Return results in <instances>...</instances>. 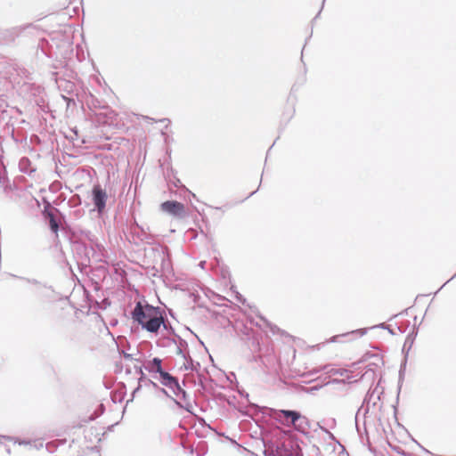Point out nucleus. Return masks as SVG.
<instances>
[{
	"label": "nucleus",
	"mask_w": 456,
	"mask_h": 456,
	"mask_svg": "<svg viewBox=\"0 0 456 456\" xmlns=\"http://www.w3.org/2000/svg\"><path fill=\"white\" fill-rule=\"evenodd\" d=\"M379 327H380V328H382V329H387V330H388V332H390L391 334H393V333H394V332H393V330H392L389 327L386 326V324H385V323H381V324H379Z\"/></svg>",
	"instance_id": "21"
},
{
	"label": "nucleus",
	"mask_w": 456,
	"mask_h": 456,
	"mask_svg": "<svg viewBox=\"0 0 456 456\" xmlns=\"http://www.w3.org/2000/svg\"><path fill=\"white\" fill-rule=\"evenodd\" d=\"M160 209L175 217L183 218L186 216L185 206L177 200H167L160 204Z\"/></svg>",
	"instance_id": "3"
},
{
	"label": "nucleus",
	"mask_w": 456,
	"mask_h": 456,
	"mask_svg": "<svg viewBox=\"0 0 456 456\" xmlns=\"http://www.w3.org/2000/svg\"><path fill=\"white\" fill-rule=\"evenodd\" d=\"M403 376H404V369H403V366H401L400 370H399V389L401 388V383L403 379Z\"/></svg>",
	"instance_id": "18"
},
{
	"label": "nucleus",
	"mask_w": 456,
	"mask_h": 456,
	"mask_svg": "<svg viewBox=\"0 0 456 456\" xmlns=\"http://www.w3.org/2000/svg\"><path fill=\"white\" fill-rule=\"evenodd\" d=\"M175 404H177L179 407H183V408H185L188 411H190V410L187 408V407H183L182 404H180L176 400H174Z\"/></svg>",
	"instance_id": "26"
},
{
	"label": "nucleus",
	"mask_w": 456,
	"mask_h": 456,
	"mask_svg": "<svg viewBox=\"0 0 456 456\" xmlns=\"http://www.w3.org/2000/svg\"><path fill=\"white\" fill-rule=\"evenodd\" d=\"M405 363H407V361H404L403 365H402V366H403V369H404V368H405Z\"/></svg>",
	"instance_id": "34"
},
{
	"label": "nucleus",
	"mask_w": 456,
	"mask_h": 456,
	"mask_svg": "<svg viewBox=\"0 0 456 456\" xmlns=\"http://www.w3.org/2000/svg\"><path fill=\"white\" fill-rule=\"evenodd\" d=\"M176 354H179V355H182L184 354L181 346H177V349H176Z\"/></svg>",
	"instance_id": "23"
},
{
	"label": "nucleus",
	"mask_w": 456,
	"mask_h": 456,
	"mask_svg": "<svg viewBox=\"0 0 456 456\" xmlns=\"http://www.w3.org/2000/svg\"><path fill=\"white\" fill-rule=\"evenodd\" d=\"M293 410H272L271 416L279 423L287 426Z\"/></svg>",
	"instance_id": "8"
},
{
	"label": "nucleus",
	"mask_w": 456,
	"mask_h": 456,
	"mask_svg": "<svg viewBox=\"0 0 456 456\" xmlns=\"http://www.w3.org/2000/svg\"><path fill=\"white\" fill-rule=\"evenodd\" d=\"M255 193H256V191H252V192L249 194V196H252V195H253V194H255Z\"/></svg>",
	"instance_id": "36"
},
{
	"label": "nucleus",
	"mask_w": 456,
	"mask_h": 456,
	"mask_svg": "<svg viewBox=\"0 0 456 456\" xmlns=\"http://www.w3.org/2000/svg\"><path fill=\"white\" fill-rule=\"evenodd\" d=\"M366 333H367V330L366 329H357V330H352L350 332H346V333H344V334H341V335L333 336L330 338V342H337L338 338H340V337H349V336L362 337Z\"/></svg>",
	"instance_id": "12"
},
{
	"label": "nucleus",
	"mask_w": 456,
	"mask_h": 456,
	"mask_svg": "<svg viewBox=\"0 0 456 456\" xmlns=\"http://www.w3.org/2000/svg\"><path fill=\"white\" fill-rule=\"evenodd\" d=\"M82 234L85 236V238H86L91 243H94V235L92 234L91 232L89 231H83L82 232Z\"/></svg>",
	"instance_id": "17"
},
{
	"label": "nucleus",
	"mask_w": 456,
	"mask_h": 456,
	"mask_svg": "<svg viewBox=\"0 0 456 456\" xmlns=\"http://www.w3.org/2000/svg\"><path fill=\"white\" fill-rule=\"evenodd\" d=\"M133 321L138 323L142 329L151 333H157L161 326L166 328V323L159 307L149 303L137 301L131 312Z\"/></svg>",
	"instance_id": "1"
},
{
	"label": "nucleus",
	"mask_w": 456,
	"mask_h": 456,
	"mask_svg": "<svg viewBox=\"0 0 456 456\" xmlns=\"http://www.w3.org/2000/svg\"><path fill=\"white\" fill-rule=\"evenodd\" d=\"M186 362L183 364L184 370H197L200 368V362L194 363V361L190 355L183 354Z\"/></svg>",
	"instance_id": "14"
},
{
	"label": "nucleus",
	"mask_w": 456,
	"mask_h": 456,
	"mask_svg": "<svg viewBox=\"0 0 456 456\" xmlns=\"http://www.w3.org/2000/svg\"><path fill=\"white\" fill-rule=\"evenodd\" d=\"M11 276L12 278L25 281L28 284L34 285L37 288H44V289H48L53 290L52 286L47 285L45 282H42V281H38L37 279L28 278V277H24V276H18L16 274H11Z\"/></svg>",
	"instance_id": "10"
},
{
	"label": "nucleus",
	"mask_w": 456,
	"mask_h": 456,
	"mask_svg": "<svg viewBox=\"0 0 456 456\" xmlns=\"http://www.w3.org/2000/svg\"><path fill=\"white\" fill-rule=\"evenodd\" d=\"M159 374L160 383L170 389L178 382V379L175 377L164 370L159 371Z\"/></svg>",
	"instance_id": "9"
},
{
	"label": "nucleus",
	"mask_w": 456,
	"mask_h": 456,
	"mask_svg": "<svg viewBox=\"0 0 456 456\" xmlns=\"http://www.w3.org/2000/svg\"><path fill=\"white\" fill-rule=\"evenodd\" d=\"M454 277H456V273L447 281L449 282L451 280H452Z\"/></svg>",
	"instance_id": "33"
},
{
	"label": "nucleus",
	"mask_w": 456,
	"mask_h": 456,
	"mask_svg": "<svg viewBox=\"0 0 456 456\" xmlns=\"http://www.w3.org/2000/svg\"><path fill=\"white\" fill-rule=\"evenodd\" d=\"M379 399L380 395L376 394V390H369L363 399L362 405L361 407V409H364V414L369 411L370 405L374 407Z\"/></svg>",
	"instance_id": "7"
},
{
	"label": "nucleus",
	"mask_w": 456,
	"mask_h": 456,
	"mask_svg": "<svg viewBox=\"0 0 456 456\" xmlns=\"http://www.w3.org/2000/svg\"><path fill=\"white\" fill-rule=\"evenodd\" d=\"M140 387H140V386H138V387L134 390L133 395H134V394H135V393L140 389Z\"/></svg>",
	"instance_id": "28"
},
{
	"label": "nucleus",
	"mask_w": 456,
	"mask_h": 456,
	"mask_svg": "<svg viewBox=\"0 0 456 456\" xmlns=\"http://www.w3.org/2000/svg\"><path fill=\"white\" fill-rule=\"evenodd\" d=\"M164 329L168 330L170 333L174 334L175 337H176L181 341V345H186V342L183 339H182L177 334H175V330L170 325L166 324V328Z\"/></svg>",
	"instance_id": "16"
},
{
	"label": "nucleus",
	"mask_w": 456,
	"mask_h": 456,
	"mask_svg": "<svg viewBox=\"0 0 456 456\" xmlns=\"http://www.w3.org/2000/svg\"><path fill=\"white\" fill-rule=\"evenodd\" d=\"M48 207H49V205L45 207V210H44L43 214L48 219L50 230L57 235L59 229H60V223H59L58 219L56 218L53 211L59 213V214H61V213L58 208H53V210H49Z\"/></svg>",
	"instance_id": "6"
},
{
	"label": "nucleus",
	"mask_w": 456,
	"mask_h": 456,
	"mask_svg": "<svg viewBox=\"0 0 456 456\" xmlns=\"http://www.w3.org/2000/svg\"><path fill=\"white\" fill-rule=\"evenodd\" d=\"M135 372L141 375L140 380L143 378L144 374L141 367H135Z\"/></svg>",
	"instance_id": "19"
},
{
	"label": "nucleus",
	"mask_w": 456,
	"mask_h": 456,
	"mask_svg": "<svg viewBox=\"0 0 456 456\" xmlns=\"http://www.w3.org/2000/svg\"><path fill=\"white\" fill-rule=\"evenodd\" d=\"M178 183H180V180H179V179H177V180L175 181V185L176 187H178V186H179V184H178Z\"/></svg>",
	"instance_id": "29"
},
{
	"label": "nucleus",
	"mask_w": 456,
	"mask_h": 456,
	"mask_svg": "<svg viewBox=\"0 0 456 456\" xmlns=\"http://www.w3.org/2000/svg\"><path fill=\"white\" fill-rule=\"evenodd\" d=\"M95 246L97 247L98 249H101L102 246L98 243H95Z\"/></svg>",
	"instance_id": "30"
},
{
	"label": "nucleus",
	"mask_w": 456,
	"mask_h": 456,
	"mask_svg": "<svg viewBox=\"0 0 456 456\" xmlns=\"http://www.w3.org/2000/svg\"><path fill=\"white\" fill-rule=\"evenodd\" d=\"M361 410H362V409L360 408V409L358 410V411H360ZM358 413H359V412H357V415H355V418H356V419L358 418Z\"/></svg>",
	"instance_id": "35"
},
{
	"label": "nucleus",
	"mask_w": 456,
	"mask_h": 456,
	"mask_svg": "<svg viewBox=\"0 0 456 456\" xmlns=\"http://www.w3.org/2000/svg\"><path fill=\"white\" fill-rule=\"evenodd\" d=\"M236 297H237V300L239 302H240L241 304L244 305L246 303V299L240 294H238Z\"/></svg>",
	"instance_id": "20"
},
{
	"label": "nucleus",
	"mask_w": 456,
	"mask_h": 456,
	"mask_svg": "<svg viewBox=\"0 0 456 456\" xmlns=\"http://www.w3.org/2000/svg\"><path fill=\"white\" fill-rule=\"evenodd\" d=\"M286 427H293L297 432L305 435L311 428L310 420L299 411L293 410L288 425Z\"/></svg>",
	"instance_id": "2"
},
{
	"label": "nucleus",
	"mask_w": 456,
	"mask_h": 456,
	"mask_svg": "<svg viewBox=\"0 0 456 456\" xmlns=\"http://www.w3.org/2000/svg\"><path fill=\"white\" fill-rule=\"evenodd\" d=\"M52 446H53V443H49L46 444V449L50 452H52Z\"/></svg>",
	"instance_id": "24"
},
{
	"label": "nucleus",
	"mask_w": 456,
	"mask_h": 456,
	"mask_svg": "<svg viewBox=\"0 0 456 456\" xmlns=\"http://www.w3.org/2000/svg\"><path fill=\"white\" fill-rule=\"evenodd\" d=\"M160 391H161L164 395H166L167 396H169V395H168L167 391L165 388H160Z\"/></svg>",
	"instance_id": "27"
},
{
	"label": "nucleus",
	"mask_w": 456,
	"mask_h": 456,
	"mask_svg": "<svg viewBox=\"0 0 456 456\" xmlns=\"http://www.w3.org/2000/svg\"><path fill=\"white\" fill-rule=\"evenodd\" d=\"M92 198L95 209L99 214L102 213L106 208L108 195L101 185L96 184L92 190Z\"/></svg>",
	"instance_id": "5"
},
{
	"label": "nucleus",
	"mask_w": 456,
	"mask_h": 456,
	"mask_svg": "<svg viewBox=\"0 0 456 456\" xmlns=\"http://www.w3.org/2000/svg\"><path fill=\"white\" fill-rule=\"evenodd\" d=\"M123 356L126 360H132L133 359L132 354L125 353V352H123Z\"/></svg>",
	"instance_id": "22"
},
{
	"label": "nucleus",
	"mask_w": 456,
	"mask_h": 456,
	"mask_svg": "<svg viewBox=\"0 0 456 456\" xmlns=\"http://www.w3.org/2000/svg\"><path fill=\"white\" fill-rule=\"evenodd\" d=\"M151 384H152V385H153V387H158V385H157L156 383L152 382V381H151Z\"/></svg>",
	"instance_id": "32"
},
{
	"label": "nucleus",
	"mask_w": 456,
	"mask_h": 456,
	"mask_svg": "<svg viewBox=\"0 0 456 456\" xmlns=\"http://www.w3.org/2000/svg\"><path fill=\"white\" fill-rule=\"evenodd\" d=\"M259 317H260V319H261V320H262V321L266 324V326L270 328V330H271V331H272V333H273V334H277V333H279V332L283 333V331H281V330H280V328H278L276 325H273V324H272L271 322H268L265 317H263V316H261V315H260Z\"/></svg>",
	"instance_id": "15"
},
{
	"label": "nucleus",
	"mask_w": 456,
	"mask_h": 456,
	"mask_svg": "<svg viewBox=\"0 0 456 456\" xmlns=\"http://www.w3.org/2000/svg\"><path fill=\"white\" fill-rule=\"evenodd\" d=\"M144 367L145 370L149 372L159 373V371L163 370L162 360L159 357H154L153 359L148 361Z\"/></svg>",
	"instance_id": "11"
},
{
	"label": "nucleus",
	"mask_w": 456,
	"mask_h": 456,
	"mask_svg": "<svg viewBox=\"0 0 456 456\" xmlns=\"http://www.w3.org/2000/svg\"><path fill=\"white\" fill-rule=\"evenodd\" d=\"M74 250L76 254L79 255L81 256V263L78 264L79 265H83L85 267H87V265L90 263V254L94 253V248L93 246L90 248L87 247V245L83 242L81 240H77L73 243Z\"/></svg>",
	"instance_id": "4"
},
{
	"label": "nucleus",
	"mask_w": 456,
	"mask_h": 456,
	"mask_svg": "<svg viewBox=\"0 0 456 456\" xmlns=\"http://www.w3.org/2000/svg\"><path fill=\"white\" fill-rule=\"evenodd\" d=\"M169 340H170L172 343L176 344V341H175V338H170Z\"/></svg>",
	"instance_id": "31"
},
{
	"label": "nucleus",
	"mask_w": 456,
	"mask_h": 456,
	"mask_svg": "<svg viewBox=\"0 0 456 456\" xmlns=\"http://www.w3.org/2000/svg\"><path fill=\"white\" fill-rule=\"evenodd\" d=\"M174 395L178 397L180 400L187 401V392L180 386L179 382H177L172 388Z\"/></svg>",
	"instance_id": "13"
},
{
	"label": "nucleus",
	"mask_w": 456,
	"mask_h": 456,
	"mask_svg": "<svg viewBox=\"0 0 456 456\" xmlns=\"http://www.w3.org/2000/svg\"><path fill=\"white\" fill-rule=\"evenodd\" d=\"M408 342H410V345H411V344H412V342H413V340H412V339H411L410 336H408V337H407L406 341H405V344H406V343H408Z\"/></svg>",
	"instance_id": "25"
}]
</instances>
